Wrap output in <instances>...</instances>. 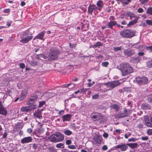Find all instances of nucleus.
I'll return each mask as SVG.
<instances>
[{"label": "nucleus", "instance_id": "864d4df0", "mask_svg": "<svg viewBox=\"0 0 152 152\" xmlns=\"http://www.w3.org/2000/svg\"><path fill=\"white\" fill-rule=\"evenodd\" d=\"M108 149L106 145H103L102 148V149L103 151H106Z\"/></svg>", "mask_w": 152, "mask_h": 152}, {"label": "nucleus", "instance_id": "7c9ffc66", "mask_svg": "<svg viewBox=\"0 0 152 152\" xmlns=\"http://www.w3.org/2000/svg\"><path fill=\"white\" fill-rule=\"evenodd\" d=\"M64 133L66 135H70L72 133V132L69 130H66L64 131Z\"/></svg>", "mask_w": 152, "mask_h": 152}, {"label": "nucleus", "instance_id": "a18cd8bd", "mask_svg": "<svg viewBox=\"0 0 152 152\" xmlns=\"http://www.w3.org/2000/svg\"><path fill=\"white\" fill-rule=\"evenodd\" d=\"M10 11V8L5 9L3 11V12L5 13H9Z\"/></svg>", "mask_w": 152, "mask_h": 152}, {"label": "nucleus", "instance_id": "052dcab7", "mask_svg": "<svg viewBox=\"0 0 152 152\" xmlns=\"http://www.w3.org/2000/svg\"><path fill=\"white\" fill-rule=\"evenodd\" d=\"M130 134L129 133H126L124 136L125 138L126 139H127L129 136Z\"/></svg>", "mask_w": 152, "mask_h": 152}, {"label": "nucleus", "instance_id": "a19ab883", "mask_svg": "<svg viewBox=\"0 0 152 152\" xmlns=\"http://www.w3.org/2000/svg\"><path fill=\"white\" fill-rule=\"evenodd\" d=\"M108 64L109 63L107 61L104 62L102 63V65L104 67H107Z\"/></svg>", "mask_w": 152, "mask_h": 152}, {"label": "nucleus", "instance_id": "9d476101", "mask_svg": "<svg viewBox=\"0 0 152 152\" xmlns=\"http://www.w3.org/2000/svg\"><path fill=\"white\" fill-rule=\"evenodd\" d=\"M7 113V111L6 108L3 106L1 101L0 100V115L6 116Z\"/></svg>", "mask_w": 152, "mask_h": 152}, {"label": "nucleus", "instance_id": "e433bc0d", "mask_svg": "<svg viewBox=\"0 0 152 152\" xmlns=\"http://www.w3.org/2000/svg\"><path fill=\"white\" fill-rule=\"evenodd\" d=\"M34 115L38 118H39L41 115L39 113L35 111V112L34 113Z\"/></svg>", "mask_w": 152, "mask_h": 152}, {"label": "nucleus", "instance_id": "72a5a7b5", "mask_svg": "<svg viewBox=\"0 0 152 152\" xmlns=\"http://www.w3.org/2000/svg\"><path fill=\"white\" fill-rule=\"evenodd\" d=\"M146 13L152 15V7H150L148 8L146 11Z\"/></svg>", "mask_w": 152, "mask_h": 152}, {"label": "nucleus", "instance_id": "3c124183", "mask_svg": "<svg viewBox=\"0 0 152 152\" xmlns=\"http://www.w3.org/2000/svg\"><path fill=\"white\" fill-rule=\"evenodd\" d=\"M143 11V9L141 8H139L137 10V12L138 13H142Z\"/></svg>", "mask_w": 152, "mask_h": 152}, {"label": "nucleus", "instance_id": "4468645a", "mask_svg": "<svg viewBox=\"0 0 152 152\" xmlns=\"http://www.w3.org/2000/svg\"><path fill=\"white\" fill-rule=\"evenodd\" d=\"M144 121L145 124L148 126L152 127V124L150 122L148 116H145L144 117Z\"/></svg>", "mask_w": 152, "mask_h": 152}, {"label": "nucleus", "instance_id": "79ce46f5", "mask_svg": "<svg viewBox=\"0 0 152 152\" xmlns=\"http://www.w3.org/2000/svg\"><path fill=\"white\" fill-rule=\"evenodd\" d=\"M68 148L70 149H74L76 148V146L74 145H69Z\"/></svg>", "mask_w": 152, "mask_h": 152}, {"label": "nucleus", "instance_id": "cd10ccee", "mask_svg": "<svg viewBox=\"0 0 152 152\" xmlns=\"http://www.w3.org/2000/svg\"><path fill=\"white\" fill-rule=\"evenodd\" d=\"M20 110L22 112H29V110L28 109V106L22 107L20 109Z\"/></svg>", "mask_w": 152, "mask_h": 152}, {"label": "nucleus", "instance_id": "39448f33", "mask_svg": "<svg viewBox=\"0 0 152 152\" xmlns=\"http://www.w3.org/2000/svg\"><path fill=\"white\" fill-rule=\"evenodd\" d=\"M135 34V32L132 30L126 29L121 31L120 34L123 37L130 38L134 36Z\"/></svg>", "mask_w": 152, "mask_h": 152}, {"label": "nucleus", "instance_id": "b1692460", "mask_svg": "<svg viewBox=\"0 0 152 152\" xmlns=\"http://www.w3.org/2000/svg\"><path fill=\"white\" fill-rule=\"evenodd\" d=\"M124 54L128 56H130L132 55L133 54V52L129 50H126L124 51Z\"/></svg>", "mask_w": 152, "mask_h": 152}, {"label": "nucleus", "instance_id": "423d86ee", "mask_svg": "<svg viewBox=\"0 0 152 152\" xmlns=\"http://www.w3.org/2000/svg\"><path fill=\"white\" fill-rule=\"evenodd\" d=\"M60 52L57 50L50 49V53L48 56V61H52L57 59L58 58V55L59 54Z\"/></svg>", "mask_w": 152, "mask_h": 152}, {"label": "nucleus", "instance_id": "13d9d810", "mask_svg": "<svg viewBox=\"0 0 152 152\" xmlns=\"http://www.w3.org/2000/svg\"><path fill=\"white\" fill-rule=\"evenodd\" d=\"M64 110H60L59 113L58 114L60 115H63L64 114Z\"/></svg>", "mask_w": 152, "mask_h": 152}, {"label": "nucleus", "instance_id": "680f3d73", "mask_svg": "<svg viewBox=\"0 0 152 152\" xmlns=\"http://www.w3.org/2000/svg\"><path fill=\"white\" fill-rule=\"evenodd\" d=\"M38 56H39V57L40 58V57H42V58H43L44 59H46L47 58L46 56H45L44 55L40 54V55H39Z\"/></svg>", "mask_w": 152, "mask_h": 152}, {"label": "nucleus", "instance_id": "2eb2a0df", "mask_svg": "<svg viewBox=\"0 0 152 152\" xmlns=\"http://www.w3.org/2000/svg\"><path fill=\"white\" fill-rule=\"evenodd\" d=\"M45 32H46L44 31L41 32L37 35V37H36L38 39L41 40H44V37Z\"/></svg>", "mask_w": 152, "mask_h": 152}, {"label": "nucleus", "instance_id": "bf43d9fd", "mask_svg": "<svg viewBox=\"0 0 152 152\" xmlns=\"http://www.w3.org/2000/svg\"><path fill=\"white\" fill-rule=\"evenodd\" d=\"M7 135V133L6 132H4V134H3V136H2V138H5Z\"/></svg>", "mask_w": 152, "mask_h": 152}, {"label": "nucleus", "instance_id": "412c9836", "mask_svg": "<svg viewBox=\"0 0 152 152\" xmlns=\"http://www.w3.org/2000/svg\"><path fill=\"white\" fill-rule=\"evenodd\" d=\"M96 5L98 7H96V10L98 9L99 10H100L103 5V1L101 0L99 1L97 3Z\"/></svg>", "mask_w": 152, "mask_h": 152}, {"label": "nucleus", "instance_id": "9b49d317", "mask_svg": "<svg viewBox=\"0 0 152 152\" xmlns=\"http://www.w3.org/2000/svg\"><path fill=\"white\" fill-rule=\"evenodd\" d=\"M72 115L71 114H67L62 116V121L63 122L65 121H71Z\"/></svg>", "mask_w": 152, "mask_h": 152}, {"label": "nucleus", "instance_id": "de8ad7c7", "mask_svg": "<svg viewBox=\"0 0 152 152\" xmlns=\"http://www.w3.org/2000/svg\"><path fill=\"white\" fill-rule=\"evenodd\" d=\"M146 21L148 25H152V20H146Z\"/></svg>", "mask_w": 152, "mask_h": 152}, {"label": "nucleus", "instance_id": "2f4dec72", "mask_svg": "<svg viewBox=\"0 0 152 152\" xmlns=\"http://www.w3.org/2000/svg\"><path fill=\"white\" fill-rule=\"evenodd\" d=\"M46 103V102L45 101H42L39 102V107H42L43 105H45Z\"/></svg>", "mask_w": 152, "mask_h": 152}, {"label": "nucleus", "instance_id": "a211bd4d", "mask_svg": "<svg viewBox=\"0 0 152 152\" xmlns=\"http://www.w3.org/2000/svg\"><path fill=\"white\" fill-rule=\"evenodd\" d=\"M94 11V13L95 12V6L94 5H90L88 7V12L89 13L92 14Z\"/></svg>", "mask_w": 152, "mask_h": 152}, {"label": "nucleus", "instance_id": "e2e57ef3", "mask_svg": "<svg viewBox=\"0 0 152 152\" xmlns=\"http://www.w3.org/2000/svg\"><path fill=\"white\" fill-rule=\"evenodd\" d=\"M91 117L94 119V120L95 121V115L94 114V113H92L91 115Z\"/></svg>", "mask_w": 152, "mask_h": 152}, {"label": "nucleus", "instance_id": "774afa93", "mask_svg": "<svg viewBox=\"0 0 152 152\" xmlns=\"http://www.w3.org/2000/svg\"><path fill=\"white\" fill-rule=\"evenodd\" d=\"M109 19L111 20H113L115 19L114 17L113 16H110L109 18Z\"/></svg>", "mask_w": 152, "mask_h": 152}, {"label": "nucleus", "instance_id": "0eeeda50", "mask_svg": "<svg viewBox=\"0 0 152 152\" xmlns=\"http://www.w3.org/2000/svg\"><path fill=\"white\" fill-rule=\"evenodd\" d=\"M136 80L137 83L140 85H144L148 82V79L145 77H136Z\"/></svg>", "mask_w": 152, "mask_h": 152}, {"label": "nucleus", "instance_id": "58836bf2", "mask_svg": "<svg viewBox=\"0 0 152 152\" xmlns=\"http://www.w3.org/2000/svg\"><path fill=\"white\" fill-rule=\"evenodd\" d=\"M113 50L115 51H118L121 50V47H114Z\"/></svg>", "mask_w": 152, "mask_h": 152}, {"label": "nucleus", "instance_id": "4d7b16f0", "mask_svg": "<svg viewBox=\"0 0 152 152\" xmlns=\"http://www.w3.org/2000/svg\"><path fill=\"white\" fill-rule=\"evenodd\" d=\"M102 44L100 42H97L96 44V47L97 46H102Z\"/></svg>", "mask_w": 152, "mask_h": 152}, {"label": "nucleus", "instance_id": "5701e85b", "mask_svg": "<svg viewBox=\"0 0 152 152\" xmlns=\"http://www.w3.org/2000/svg\"><path fill=\"white\" fill-rule=\"evenodd\" d=\"M96 143L100 144L102 142V137L101 136H96Z\"/></svg>", "mask_w": 152, "mask_h": 152}, {"label": "nucleus", "instance_id": "f3484780", "mask_svg": "<svg viewBox=\"0 0 152 152\" xmlns=\"http://www.w3.org/2000/svg\"><path fill=\"white\" fill-rule=\"evenodd\" d=\"M86 21V24H85V23H83V22H81V24L80 25H81V29H84L83 30H86L88 29L89 26V24H88V22L87 21Z\"/></svg>", "mask_w": 152, "mask_h": 152}, {"label": "nucleus", "instance_id": "a878e982", "mask_svg": "<svg viewBox=\"0 0 152 152\" xmlns=\"http://www.w3.org/2000/svg\"><path fill=\"white\" fill-rule=\"evenodd\" d=\"M124 15H125L126 16L127 15L130 18H131L132 17L135 18L137 17L134 14L131 12H126Z\"/></svg>", "mask_w": 152, "mask_h": 152}, {"label": "nucleus", "instance_id": "6e6d98bb", "mask_svg": "<svg viewBox=\"0 0 152 152\" xmlns=\"http://www.w3.org/2000/svg\"><path fill=\"white\" fill-rule=\"evenodd\" d=\"M148 136L143 137H141V139L142 140H147L148 139Z\"/></svg>", "mask_w": 152, "mask_h": 152}, {"label": "nucleus", "instance_id": "dca6fc26", "mask_svg": "<svg viewBox=\"0 0 152 152\" xmlns=\"http://www.w3.org/2000/svg\"><path fill=\"white\" fill-rule=\"evenodd\" d=\"M28 93L26 91H23L21 93V96L20 97V101H22L25 99Z\"/></svg>", "mask_w": 152, "mask_h": 152}, {"label": "nucleus", "instance_id": "603ef678", "mask_svg": "<svg viewBox=\"0 0 152 152\" xmlns=\"http://www.w3.org/2000/svg\"><path fill=\"white\" fill-rule=\"evenodd\" d=\"M147 133L149 135H152V129H148L147 130Z\"/></svg>", "mask_w": 152, "mask_h": 152}, {"label": "nucleus", "instance_id": "4c0bfd02", "mask_svg": "<svg viewBox=\"0 0 152 152\" xmlns=\"http://www.w3.org/2000/svg\"><path fill=\"white\" fill-rule=\"evenodd\" d=\"M12 23V22L11 20H9L7 21L6 22V26L8 27H10Z\"/></svg>", "mask_w": 152, "mask_h": 152}, {"label": "nucleus", "instance_id": "0e129e2a", "mask_svg": "<svg viewBox=\"0 0 152 152\" xmlns=\"http://www.w3.org/2000/svg\"><path fill=\"white\" fill-rule=\"evenodd\" d=\"M144 54V53L142 52H140L138 53V55L140 56H142Z\"/></svg>", "mask_w": 152, "mask_h": 152}, {"label": "nucleus", "instance_id": "473e14b6", "mask_svg": "<svg viewBox=\"0 0 152 152\" xmlns=\"http://www.w3.org/2000/svg\"><path fill=\"white\" fill-rule=\"evenodd\" d=\"M56 147L58 148H64V144L62 143H59L56 144Z\"/></svg>", "mask_w": 152, "mask_h": 152}, {"label": "nucleus", "instance_id": "37998d69", "mask_svg": "<svg viewBox=\"0 0 152 152\" xmlns=\"http://www.w3.org/2000/svg\"><path fill=\"white\" fill-rule=\"evenodd\" d=\"M137 139L135 138L132 137L129 138L128 139V141L129 142H135L136 140Z\"/></svg>", "mask_w": 152, "mask_h": 152}, {"label": "nucleus", "instance_id": "8fccbe9b", "mask_svg": "<svg viewBox=\"0 0 152 152\" xmlns=\"http://www.w3.org/2000/svg\"><path fill=\"white\" fill-rule=\"evenodd\" d=\"M20 67L22 69H24L25 67V64L23 63H21L20 64Z\"/></svg>", "mask_w": 152, "mask_h": 152}, {"label": "nucleus", "instance_id": "4be33fe9", "mask_svg": "<svg viewBox=\"0 0 152 152\" xmlns=\"http://www.w3.org/2000/svg\"><path fill=\"white\" fill-rule=\"evenodd\" d=\"M117 23V22L115 21L111 20L109 22L107 26L108 27L110 28L111 29L113 28V26L116 25Z\"/></svg>", "mask_w": 152, "mask_h": 152}, {"label": "nucleus", "instance_id": "09e8293b", "mask_svg": "<svg viewBox=\"0 0 152 152\" xmlns=\"http://www.w3.org/2000/svg\"><path fill=\"white\" fill-rule=\"evenodd\" d=\"M30 64L32 66H35L37 65V63L34 61H31L30 63Z\"/></svg>", "mask_w": 152, "mask_h": 152}, {"label": "nucleus", "instance_id": "f704fd0d", "mask_svg": "<svg viewBox=\"0 0 152 152\" xmlns=\"http://www.w3.org/2000/svg\"><path fill=\"white\" fill-rule=\"evenodd\" d=\"M147 65L149 68H152V60L147 61Z\"/></svg>", "mask_w": 152, "mask_h": 152}, {"label": "nucleus", "instance_id": "c03bdc74", "mask_svg": "<svg viewBox=\"0 0 152 152\" xmlns=\"http://www.w3.org/2000/svg\"><path fill=\"white\" fill-rule=\"evenodd\" d=\"M80 89L81 91V93H82L83 94H84L88 90V89L86 88H80Z\"/></svg>", "mask_w": 152, "mask_h": 152}, {"label": "nucleus", "instance_id": "1a4fd4ad", "mask_svg": "<svg viewBox=\"0 0 152 152\" xmlns=\"http://www.w3.org/2000/svg\"><path fill=\"white\" fill-rule=\"evenodd\" d=\"M120 83L118 80L110 82L105 83V85L108 87H110L112 88H113L119 85Z\"/></svg>", "mask_w": 152, "mask_h": 152}, {"label": "nucleus", "instance_id": "f8f14e48", "mask_svg": "<svg viewBox=\"0 0 152 152\" xmlns=\"http://www.w3.org/2000/svg\"><path fill=\"white\" fill-rule=\"evenodd\" d=\"M128 145L126 143L122 144L116 146L115 147V148H120L121 151H124L128 149Z\"/></svg>", "mask_w": 152, "mask_h": 152}, {"label": "nucleus", "instance_id": "c756f323", "mask_svg": "<svg viewBox=\"0 0 152 152\" xmlns=\"http://www.w3.org/2000/svg\"><path fill=\"white\" fill-rule=\"evenodd\" d=\"M47 149L49 150L50 152H57L56 149L54 148V147H48Z\"/></svg>", "mask_w": 152, "mask_h": 152}, {"label": "nucleus", "instance_id": "338daca9", "mask_svg": "<svg viewBox=\"0 0 152 152\" xmlns=\"http://www.w3.org/2000/svg\"><path fill=\"white\" fill-rule=\"evenodd\" d=\"M98 58L99 60V61H100L102 60V56H99L97 58V59Z\"/></svg>", "mask_w": 152, "mask_h": 152}, {"label": "nucleus", "instance_id": "5fc2aeb1", "mask_svg": "<svg viewBox=\"0 0 152 152\" xmlns=\"http://www.w3.org/2000/svg\"><path fill=\"white\" fill-rule=\"evenodd\" d=\"M32 145H33L32 148L34 150H36L37 148V145L36 144H35V143L32 144Z\"/></svg>", "mask_w": 152, "mask_h": 152}, {"label": "nucleus", "instance_id": "6ab92c4d", "mask_svg": "<svg viewBox=\"0 0 152 152\" xmlns=\"http://www.w3.org/2000/svg\"><path fill=\"white\" fill-rule=\"evenodd\" d=\"M126 145L129 146L131 149H135L138 146V145L137 143H127Z\"/></svg>", "mask_w": 152, "mask_h": 152}, {"label": "nucleus", "instance_id": "49530a36", "mask_svg": "<svg viewBox=\"0 0 152 152\" xmlns=\"http://www.w3.org/2000/svg\"><path fill=\"white\" fill-rule=\"evenodd\" d=\"M72 143L71 141L70 140H67L66 141V145H70Z\"/></svg>", "mask_w": 152, "mask_h": 152}, {"label": "nucleus", "instance_id": "69168bd1", "mask_svg": "<svg viewBox=\"0 0 152 152\" xmlns=\"http://www.w3.org/2000/svg\"><path fill=\"white\" fill-rule=\"evenodd\" d=\"M108 135L106 133H104L103 134V136L104 138H107L108 137Z\"/></svg>", "mask_w": 152, "mask_h": 152}, {"label": "nucleus", "instance_id": "6e6552de", "mask_svg": "<svg viewBox=\"0 0 152 152\" xmlns=\"http://www.w3.org/2000/svg\"><path fill=\"white\" fill-rule=\"evenodd\" d=\"M129 115V111L125 107H124L123 111H120L117 115L118 117L119 118L126 117Z\"/></svg>", "mask_w": 152, "mask_h": 152}, {"label": "nucleus", "instance_id": "ea45409f", "mask_svg": "<svg viewBox=\"0 0 152 152\" xmlns=\"http://www.w3.org/2000/svg\"><path fill=\"white\" fill-rule=\"evenodd\" d=\"M147 101L148 102L152 103V96H149L147 99Z\"/></svg>", "mask_w": 152, "mask_h": 152}, {"label": "nucleus", "instance_id": "c85d7f7f", "mask_svg": "<svg viewBox=\"0 0 152 152\" xmlns=\"http://www.w3.org/2000/svg\"><path fill=\"white\" fill-rule=\"evenodd\" d=\"M121 2L124 5H127L131 1V0H121Z\"/></svg>", "mask_w": 152, "mask_h": 152}, {"label": "nucleus", "instance_id": "ddd939ff", "mask_svg": "<svg viewBox=\"0 0 152 152\" xmlns=\"http://www.w3.org/2000/svg\"><path fill=\"white\" fill-rule=\"evenodd\" d=\"M32 138L31 137H26L23 138L21 140V142L22 144L28 143L32 141Z\"/></svg>", "mask_w": 152, "mask_h": 152}, {"label": "nucleus", "instance_id": "7ed1b4c3", "mask_svg": "<svg viewBox=\"0 0 152 152\" xmlns=\"http://www.w3.org/2000/svg\"><path fill=\"white\" fill-rule=\"evenodd\" d=\"M48 138L51 142H56L62 141L64 139V136L61 133L56 132L51 135Z\"/></svg>", "mask_w": 152, "mask_h": 152}, {"label": "nucleus", "instance_id": "bb28decb", "mask_svg": "<svg viewBox=\"0 0 152 152\" xmlns=\"http://www.w3.org/2000/svg\"><path fill=\"white\" fill-rule=\"evenodd\" d=\"M111 108L115 110L116 112L118 111L119 110V106L115 104H114L112 105L111 106Z\"/></svg>", "mask_w": 152, "mask_h": 152}, {"label": "nucleus", "instance_id": "f257e3e1", "mask_svg": "<svg viewBox=\"0 0 152 152\" xmlns=\"http://www.w3.org/2000/svg\"><path fill=\"white\" fill-rule=\"evenodd\" d=\"M118 69L120 70L123 76L126 75L132 72L133 68L128 63H122L118 67Z\"/></svg>", "mask_w": 152, "mask_h": 152}, {"label": "nucleus", "instance_id": "20e7f679", "mask_svg": "<svg viewBox=\"0 0 152 152\" xmlns=\"http://www.w3.org/2000/svg\"><path fill=\"white\" fill-rule=\"evenodd\" d=\"M41 92L38 91H34L32 94L27 102V105H29L35 103L38 99V97L41 95Z\"/></svg>", "mask_w": 152, "mask_h": 152}, {"label": "nucleus", "instance_id": "393cba45", "mask_svg": "<svg viewBox=\"0 0 152 152\" xmlns=\"http://www.w3.org/2000/svg\"><path fill=\"white\" fill-rule=\"evenodd\" d=\"M29 105H30L28 106V109L29 110V111L35 109L37 108V105L35 104H29Z\"/></svg>", "mask_w": 152, "mask_h": 152}, {"label": "nucleus", "instance_id": "f03ea898", "mask_svg": "<svg viewBox=\"0 0 152 152\" xmlns=\"http://www.w3.org/2000/svg\"><path fill=\"white\" fill-rule=\"evenodd\" d=\"M20 37L21 39L20 42L23 44L26 43L31 41L33 37V33L27 29L22 33Z\"/></svg>", "mask_w": 152, "mask_h": 152}, {"label": "nucleus", "instance_id": "aec40b11", "mask_svg": "<svg viewBox=\"0 0 152 152\" xmlns=\"http://www.w3.org/2000/svg\"><path fill=\"white\" fill-rule=\"evenodd\" d=\"M136 17V18L135 19L129 22L128 24L127 25V26L128 27H129L130 26L134 25L137 23V21L139 18V17Z\"/></svg>", "mask_w": 152, "mask_h": 152}, {"label": "nucleus", "instance_id": "c9c22d12", "mask_svg": "<svg viewBox=\"0 0 152 152\" xmlns=\"http://www.w3.org/2000/svg\"><path fill=\"white\" fill-rule=\"evenodd\" d=\"M69 45L70 48L74 49L75 48L76 46L77 45V44L74 43L73 44H72L71 43L69 42Z\"/></svg>", "mask_w": 152, "mask_h": 152}]
</instances>
